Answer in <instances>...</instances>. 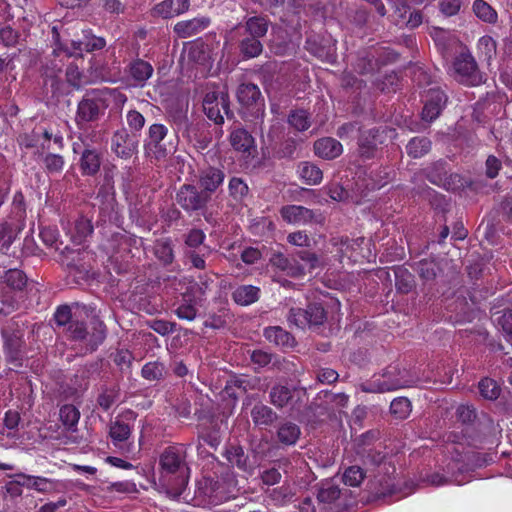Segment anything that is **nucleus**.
<instances>
[{
	"instance_id": "nucleus-1",
	"label": "nucleus",
	"mask_w": 512,
	"mask_h": 512,
	"mask_svg": "<svg viewBox=\"0 0 512 512\" xmlns=\"http://www.w3.org/2000/svg\"><path fill=\"white\" fill-rule=\"evenodd\" d=\"M185 458V450L176 446L167 447L160 455V482L174 498L182 494L188 483L190 469Z\"/></svg>"
},
{
	"instance_id": "nucleus-2",
	"label": "nucleus",
	"mask_w": 512,
	"mask_h": 512,
	"mask_svg": "<svg viewBox=\"0 0 512 512\" xmlns=\"http://www.w3.org/2000/svg\"><path fill=\"white\" fill-rule=\"evenodd\" d=\"M116 90L109 88L87 90L77 105L75 122L78 127L99 120L109 107Z\"/></svg>"
},
{
	"instance_id": "nucleus-3",
	"label": "nucleus",
	"mask_w": 512,
	"mask_h": 512,
	"mask_svg": "<svg viewBox=\"0 0 512 512\" xmlns=\"http://www.w3.org/2000/svg\"><path fill=\"white\" fill-rule=\"evenodd\" d=\"M414 383V380L407 377L406 370L390 366L381 375H374L369 381L362 383L360 388L367 393H384L411 387Z\"/></svg>"
},
{
	"instance_id": "nucleus-4",
	"label": "nucleus",
	"mask_w": 512,
	"mask_h": 512,
	"mask_svg": "<svg viewBox=\"0 0 512 512\" xmlns=\"http://www.w3.org/2000/svg\"><path fill=\"white\" fill-rule=\"evenodd\" d=\"M203 109L207 117L218 125L223 124L224 114L227 117L233 116L229 108V96L225 88L218 87L208 91L203 99Z\"/></svg>"
},
{
	"instance_id": "nucleus-5",
	"label": "nucleus",
	"mask_w": 512,
	"mask_h": 512,
	"mask_svg": "<svg viewBox=\"0 0 512 512\" xmlns=\"http://www.w3.org/2000/svg\"><path fill=\"white\" fill-rule=\"evenodd\" d=\"M167 134L168 128L163 124L155 123L149 126L147 137L144 140V150L147 156L163 160L172 152V146H168L165 142Z\"/></svg>"
},
{
	"instance_id": "nucleus-6",
	"label": "nucleus",
	"mask_w": 512,
	"mask_h": 512,
	"mask_svg": "<svg viewBox=\"0 0 512 512\" xmlns=\"http://www.w3.org/2000/svg\"><path fill=\"white\" fill-rule=\"evenodd\" d=\"M451 72L456 80L468 85H475L480 81L477 63L466 48H462L455 57Z\"/></svg>"
},
{
	"instance_id": "nucleus-7",
	"label": "nucleus",
	"mask_w": 512,
	"mask_h": 512,
	"mask_svg": "<svg viewBox=\"0 0 512 512\" xmlns=\"http://www.w3.org/2000/svg\"><path fill=\"white\" fill-rule=\"evenodd\" d=\"M69 337L73 340L84 341L87 349L90 351L95 350L98 345L105 338V326L102 322L96 321L93 323L91 331H88L84 323L73 320L67 328Z\"/></svg>"
},
{
	"instance_id": "nucleus-8",
	"label": "nucleus",
	"mask_w": 512,
	"mask_h": 512,
	"mask_svg": "<svg viewBox=\"0 0 512 512\" xmlns=\"http://www.w3.org/2000/svg\"><path fill=\"white\" fill-rule=\"evenodd\" d=\"M326 318L323 307L319 304H312L303 310L301 308H291L287 316L290 325L297 328H305L310 325H320Z\"/></svg>"
},
{
	"instance_id": "nucleus-9",
	"label": "nucleus",
	"mask_w": 512,
	"mask_h": 512,
	"mask_svg": "<svg viewBox=\"0 0 512 512\" xmlns=\"http://www.w3.org/2000/svg\"><path fill=\"white\" fill-rule=\"evenodd\" d=\"M306 395L305 391L291 389L284 385H275L271 388L270 402L277 408H288L290 411L299 410V402Z\"/></svg>"
},
{
	"instance_id": "nucleus-10",
	"label": "nucleus",
	"mask_w": 512,
	"mask_h": 512,
	"mask_svg": "<svg viewBox=\"0 0 512 512\" xmlns=\"http://www.w3.org/2000/svg\"><path fill=\"white\" fill-rule=\"evenodd\" d=\"M237 99L240 105L255 115H263L264 99L257 85L243 83L237 89Z\"/></svg>"
},
{
	"instance_id": "nucleus-11",
	"label": "nucleus",
	"mask_w": 512,
	"mask_h": 512,
	"mask_svg": "<svg viewBox=\"0 0 512 512\" xmlns=\"http://www.w3.org/2000/svg\"><path fill=\"white\" fill-rule=\"evenodd\" d=\"M209 195L199 192L195 186L184 184L176 194L177 204L187 212L197 211L205 207Z\"/></svg>"
},
{
	"instance_id": "nucleus-12",
	"label": "nucleus",
	"mask_w": 512,
	"mask_h": 512,
	"mask_svg": "<svg viewBox=\"0 0 512 512\" xmlns=\"http://www.w3.org/2000/svg\"><path fill=\"white\" fill-rule=\"evenodd\" d=\"M137 142L125 128L116 130L111 138V150L122 159H129L137 152Z\"/></svg>"
},
{
	"instance_id": "nucleus-13",
	"label": "nucleus",
	"mask_w": 512,
	"mask_h": 512,
	"mask_svg": "<svg viewBox=\"0 0 512 512\" xmlns=\"http://www.w3.org/2000/svg\"><path fill=\"white\" fill-rule=\"evenodd\" d=\"M15 477L17 479L10 483V486L16 484L19 486H24L28 489H33L40 493H49L56 490L57 481L50 478L27 475L24 473H18L15 475ZM8 491L12 492V488L8 487Z\"/></svg>"
},
{
	"instance_id": "nucleus-14",
	"label": "nucleus",
	"mask_w": 512,
	"mask_h": 512,
	"mask_svg": "<svg viewBox=\"0 0 512 512\" xmlns=\"http://www.w3.org/2000/svg\"><path fill=\"white\" fill-rule=\"evenodd\" d=\"M447 97L439 89H431L426 95L425 105L422 111V119L428 122L436 119L446 104Z\"/></svg>"
},
{
	"instance_id": "nucleus-15",
	"label": "nucleus",
	"mask_w": 512,
	"mask_h": 512,
	"mask_svg": "<svg viewBox=\"0 0 512 512\" xmlns=\"http://www.w3.org/2000/svg\"><path fill=\"white\" fill-rule=\"evenodd\" d=\"M189 7V0H163L153 7L152 13L154 16L168 19L185 13Z\"/></svg>"
},
{
	"instance_id": "nucleus-16",
	"label": "nucleus",
	"mask_w": 512,
	"mask_h": 512,
	"mask_svg": "<svg viewBox=\"0 0 512 512\" xmlns=\"http://www.w3.org/2000/svg\"><path fill=\"white\" fill-rule=\"evenodd\" d=\"M210 25V19L205 16L179 21L174 25V32L179 38H189L204 31Z\"/></svg>"
},
{
	"instance_id": "nucleus-17",
	"label": "nucleus",
	"mask_w": 512,
	"mask_h": 512,
	"mask_svg": "<svg viewBox=\"0 0 512 512\" xmlns=\"http://www.w3.org/2000/svg\"><path fill=\"white\" fill-rule=\"evenodd\" d=\"M280 214L284 221L294 225L307 224L314 218L312 210L299 205L283 206L280 210Z\"/></svg>"
},
{
	"instance_id": "nucleus-18",
	"label": "nucleus",
	"mask_w": 512,
	"mask_h": 512,
	"mask_svg": "<svg viewBox=\"0 0 512 512\" xmlns=\"http://www.w3.org/2000/svg\"><path fill=\"white\" fill-rule=\"evenodd\" d=\"M314 151L317 156L331 160L342 154L343 147L338 140L331 137H325L314 143Z\"/></svg>"
},
{
	"instance_id": "nucleus-19",
	"label": "nucleus",
	"mask_w": 512,
	"mask_h": 512,
	"mask_svg": "<svg viewBox=\"0 0 512 512\" xmlns=\"http://www.w3.org/2000/svg\"><path fill=\"white\" fill-rule=\"evenodd\" d=\"M230 143L232 147L242 153H251L255 148V141L253 136L242 128L234 129L230 134Z\"/></svg>"
},
{
	"instance_id": "nucleus-20",
	"label": "nucleus",
	"mask_w": 512,
	"mask_h": 512,
	"mask_svg": "<svg viewBox=\"0 0 512 512\" xmlns=\"http://www.w3.org/2000/svg\"><path fill=\"white\" fill-rule=\"evenodd\" d=\"M223 180L224 174L221 170L216 168L206 169L200 176V186L203 189L201 192L210 196V193L216 191L223 183Z\"/></svg>"
},
{
	"instance_id": "nucleus-21",
	"label": "nucleus",
	"mask_w": 512,
	"mask_h": 512,
	"mask_svg": "<svg viewBox=\"0 0 512 512\" xmlns=\"http://www.w3.org/2000/svg\"><path fill=\"white\" fill-rule=\"evenodd\" d=\"M4 338V349L6 350L8 357L12 360L17 359L22 346V334L18 330H12L5 328L2 331Z\"/></svg>"
},
{
	"instance_id": "nucleus-22",
	"label": "nucleus",
	"mask_w": 512,
	"mask_h": 512,
	"mask_svg": "<svg viewBox=\"0 0 512 512\" xmlns=\"http://www.w3.org/2000/svg\"><path fill=\"white\" fill-rule=\"evenodd\" d=\"M382 143L379 130L370 129L362 132L359 138V152L362 156L369 158L377 145Z\"/></svg>"
},
{
	"instance_id": "nucleus-23",
	"label": "nucleus",
	"mask_w": 512,
	"mask_h": 512,
	"mask_svg": "<svg viewBox=\"0 0 512 512\" xmlns=\"http://www.w3.org/2000/svg\"><path fill=\"white\" fill-rule=\"evenodd\" d=\"M153 71L152 65L142 59L133 61L129 67L130 76L140 86L152 76Z\"/></svg>"
},
{
	"instance_id": "nucleus-24",
	"label": "nucleus",
	"mask_w": 512,
	"mask_h": 512,
	"mask_svg": "<svg viewBox=\"0 0 512 512\" xmlns=\"http://www.w3.org/2000/svg\"><path fill=\"white\" fill-rule=\"evenodd\" d=\"M260 289L253 285H242L232 294L234 301L242 306L253 304L259 299Z\"/></svg>"
},
{
	"instance_id": "nucleus-25",
	"label": "nucleus",
	"mask_w": 512,
	"mask_h": 512,
	"mask_svg": "<svg viewBox=\"0 0 512 512\" xmlns=\"http://www.w3.org/2000/svg\"><path fill=\"white\" fill-rule=\"evenodd\" d=\"M253 423L257 426H269L277 419V414L264 404H257L251 410Z\"/></svg>"
},
{
	"instance_id": "nucleus-26",
	"label": "nucleus",
	"mask_w": 512,
	"mask_h": 512,
	"mask_svg": "<svg viewBox=\"0 0 512 512\" xmlns=\"http://www.w3.org/2000/svg\"><path fill=\"white\" fill-rule=\"evenodd\" d=\"M101 164L99 153L94 149H85L81 156L80 167L84 174L94 175Z\"/></svg>"
},
{
	"instance_id": "nucleus-27",
	"label": "nucleus",
	"mask_w": 512,
	"mask_h": 512,
	"mask_svg": "<svg viewBox=\"0 0 512 512\" xmlns=\"http://www.w3.org/2000/svg\"><path fill=\"white\" fill-rule=\"evenodd\" d=\"M300 178L308 185H317L322 181L323 173L319 167L310 162H303L298 166Z\"/></svg>"
},
{
	"instance_id": "nucleus-28",
	"label": "nucleus",
	"mask_w": 512,
	"mask_h": 512,
	"mask_svg": "<svg viewBox=\"0 0 512 512\" xmlns=\"http://www.w3.org/2000/svg\"><path fill=\"white\" fill-rule=\"evenodd\" d=\"M267 340L278 346L291 347L294 344L293 336L280 327H268L264 330Z\"/></svg>"
},
{
	"instance_id": "nucleus-29",
	"label": "nucleus",
	"mask_w": 512,
	"mask_h": 512,
	"mask_svg": "<svg viewBox=\"0 0 512 512\" xmlns=\"http://www.w3.org/2000/svg\"><path fill=\"white\" fill-rule=\"evenodd\" d=\"M131 435V428L128 424L115 420L111 423L109 429V436L112 439L113 444L116 447H122L124 443Z\"/></svg>"
},
{
	"instance_id": "nucleus-30",
	"label": "nucleus",
	"mask_w": 512,
	"mask_h": 512,
	"mask_svg": "<svg viewBox=\"0 0 512 512\" xmlns=\"http://www.w3.org/2000/svg\"><path fill=\"white\" fill-rule=\"evenodd\" d=\"M92 232L91 220L81 216L74 223V231L71 233V238L74 243L81 244Z\"/></svg>"
},
{
	"instance_id": "nucleus-31",
	"label": "nucleus",
	"mask_w": 512,
	"mask_h": 512,
	"mask_svg": "<svg viewBox=\"0 0 512 512\" xmlns=\"http://www.w3.org/2000/svg\"><path fill=\"white\" fill-rule=\"evenodd\" d=\"M278 440L285 445H293L300 436V429L294 423L282 424L277 432Z\"/></svg>"
},
{
	"instance_id": "nucleus-32",
	"label": "nucleus",
	"mask_w": 512,
	"mask_h": 512,
	"mask_svg": "<svg viewBox=\"0 0 512 512\" xmlns=\"http://www.w3.org/2000/svg\"><path fill=\"white\" fill-rule=\"evenodd\" d=\"M198 302L190 297L189 294L184 295V302L176 309V315L183 320L192 321L196 318Z\"/></svg>"
},
{
	"instance_id": "nucleus-33",
	"label": "nucleus",
	"mask_w": 512,
	"mask_h": 512,
	"mask_svg": "<svg viewBox=\"0 0 512 512\" xmlns=\"http://www.w3.org/2000/svg\"><path fill=\"white\" fill-rule=\"evenodd\" d=\"M225 456L232 466H237L241 470H247V456L241 447L231 446L227 448Z\"/></svg>"
},
{
	"instance_id": "nucleus-34",
	"label": "nucleus",
	"mask_w": 512,
	"mask_h": 512,
	"mask_svg": "<svg viewBox=\"0 0 512 512\" xmlns=\"http://www.w3.org/2000/svg\"><path fill=\"white\" fill-rule=\"evenodd\" d=\"M246 31L251 37L261 38L265 36L268 31V22L263 17H251L246 22Z\"/></svg>"
},
{
	"instance_id": "nucleus-35",
	"label": "nucleus",
	"mask_w": 512,
	"mask_h": 512,
	"mask_svg": "<svg viewBox=\"0 0 512 512\" xmlns=\"http://www.w3.org/2000/svg\"><path fill=\"white\" fill-rule=\"evenodd\" d=\"M431 142L427 138H413L407 145V152L413 158H420L430 150Z\"/></svg>"
},
{
	"instance_id": "nucleus-36",
	"label": "nucleus",
	"mask_w": 512,
	"mask_h": 512,
	"mask_svg": "<svg viewBox=\"0 0 512 512\" xmlns=\"http://www.w3.org/2000/svg\"><path fill=\"white\" fill-rule=\"evenodd\" d=\"M473 11L475 15L488 23H494L497 20V13L495 10L483 0H476L473 4Z\"/></svg>"
},
{
	"instance_id": "nucleus-37",
	"label": "nucleus",
	"mask_w": 512,
	"mask_h": 512,
	"mask_svg": "<svg viewBox=\"0 0 512 512\" xmlns=\"http://www.w3.org/2000/svg\"><path fill=\"white\" fill-rule=\"evenodd\" d=\"M365 476L364 470L360 466L354 465L345 469L342 479L345 485L358 487Z\"/></svg>"
},
{
	"instance_id": "nucleus-38",
	"label": "nucleus",
	"mask_w": 512,
	"mask_h": 512,
	"mask_svg": "<svg viewBox=\"0 0 512 512\" xmlns=\"http://www.w3.org/2000/svg\"><path fill=\"white\" fill-rule=\"evenodd\" d=\"M5 283L13 290H22L27 283V277L18 269H10L4 275Z\"/></svg>"
},
{
	"instance_id": "nucleus-39",
	"label": "nucleus",
	"mask_w": 512,
	"mask_h": 512,
	"mask_svg": "<svg viewBox=\"0 0 512 512\" xmlns=\"http://www.w3.org/2000/svg\"><path fill=\"white\" fill-rule=\"evenodd\" d=\"M241 52L247 58H254L261 54L263 46L257 37L246 38L241 42Z\"/></svg>"
},
{
	"instance_id": "nucleus-40",
	"label": "nucleus",
	"mask_w": 512,
	"mask_h": 512,
	"mask_svg": "<svg viewBox=\"0 0 512 512\" xmlns=\"http://www.w3.org/2000/svg\"><path fill=\"white\" fill-rule=\"evenodd\" d=\"M479 390H480V394L485 399H488V400L497 399L501 392V389L498 386V384L496 383V381H494L493 379H490V378L482 379L479 382Z\"/></svg>"
},
{
	"instance_id": "nucleus-41",
	"label": "nucleus",
	"mask_w": 512,
	"mask_h": 512,
	"mask_svg": "<svg viewBox=\"0 0 512 512\" xmlns=\"http://www.w3.org/2000/svg\"><path fill=\"white\" fill-rule=\"evenodd\" d=\"M155 255L164 264L171 263L174 258L171 242L168 239L159 240L155 244Z\"/></svg>"
},
{
	"instance_id": "nucleus-42",
	"label": "nucleus",
	"mask_w": 512,
	"mask_h": 512,
	"mask_svg": "<svg viewBox=\"0 0 512 512\" xmlns=\"http://www.w3.org/2000/svg\"><path fill=\"white\" fill-rule=\"evenodd\" d=\"M165 373L164 365L159 362H149L142 368V376L149 381L159 380L164 377Z\"/></svg>"
},
{
	"instance_id": "nucleus-43",
	"label": "nucleus",
	"mask_w": 512,
	"mask_h": 512,
	"mask_svg": "<svg viewBox=\"0 0 512 512\" xmlns=\"http://www.w3.org/2000/svg\"><path fill=\"white\" fill-rule=\"evenodd\" d=\"M118 398L116 387H105L98 396L97 403L105 411L109 410Z\"/></svg>"
},
{
	"instance_id": "nucleus-44",
	"label": "nucleus",
	"mask_w": 512,
	"mask_h": 512,
	"mask_svg": "<svg viewBox=\"0 0 512 512\" xmlns=\"http://www.w3.org/2000/svg\"><path fill=\"white\" fill-rule=\"evenodd\" d=\"M390 411L398 418H405L411 412V403L405 397L395 398L390 404Z\"/></svg>"
},
{
	"instance_id": "nucleus-45",
	"label": "nucleus",
	"mask_w": 512,
	"mask_h": 512,
	"mask_svg": "<svg viewBox=\"0 0 512 512\" xmlns=\"http://www.w3.org/2000/svg\"><path fill=\"white\" fill-rule=\"evenodd\" d=\"M80 418L78 409L73 405H64L60 409V419L67 427L75 426Z\"/></svg>"
},
{
	"instance_id": "nucleus-46",
	"label": "nucleus",
	"mask_w": 512,
	"mask_h": 512,
	"mask_svg": "<svg viewBox=\"0 0 512 512\" xmlns=\"http://www.w3.org/2000/svg\"><path fill=\"white\" fill-rule=\"evenodd\" d=\"M396 275V287L402 293H408L413 288V277L406 270L402 268H398L395 271Z\"/></svg>"
},
{
	"instance_id": "nucleus-47",
	"label": "nucleus",
	"mask_w": 512,
	"mask_h": 512,
	"mask_svg": "<svg viewBox=\"0 0 512 512\" xmlns=\"http://www.w3.org/2000/svg\"><path fill=\"white\" fill-rule=\"evenodd\" d=\"M288 121L298 131H304L310 127L308 113L304 110H297L291 113Z\"/></svg>"
},
{
	"instance_id": "nucleus-48",
	"label": "nucleus",
	"mask_w": 512,
	"mask_h": 512,
	"mask_svg": "<svg viewBox=\"0 0 512 512\" xmlns=\"http://www.w3.org/2000/svg\"><path fill=\"white\" fill-rule=\"evenodd\" d=\"M43 163L49 173H60L63 170L65 161L59 154L48 153L44 156Z\"/></svg>"
},
{
	"instance_id": "nucleus-49",
	"label": "nucleus",
	"mask_w": 512,
	"mask_h": 512,
	"mask_svg": "<svg viewBox=\"0 0 512 512\" xmlns=\"http://www.w3.org/2000/svg\"><path fill=\"white\" fill-rule=\"evenodd\" d=\"M340 497V489L332 484L323 486L318 492V500L323 503H332Z\"/></svg>"
},
{
	"instance_id": "nucleus-50",
	"label": "nucleus",
	"mask_w": 512,
	"mask_h": 512,
	"mask_svg": "<svg viewBox=\"0 0 512 512\" xmlns=\"http://www.w3.org/2000/svg\"><path fill=\"white\" fill-rule=\"evenodd\" d=\"M247 184L240 178H232L229 182V191L235 199H243L248 194Z\"/></svg>"
},
{
	"instance_id": "nucleus-51",
	"label": "nucleus",
	"mask_w": 512,
	"mask_h": 512,
	"mask_svg": "<svg viewBox=\"0 0 512 512\" xmlns=\"http://www.w3.org/2000/svg\"><path fill=\"white\" fill-rule=\"evenodd\" d=\"M498 327L501 328L502 332L506 337H512V311L507 310L495 319Z\"/></svg>"
},
{
	"instance_id": "nucleus-52",
	"label": "nucleus",
	"mask_w": 512,
	"mask_h": 512,
	"mask_svg": "<svg viewBox=\"0 0 512 512\" xmlns=\"http://www.w3.org/2000/svg\"><path fill=\"white\" fill-rule=\"evenodd\" d=\"M418 271L422 279L432 280L437 274V265L432 261L423 260L418 264Z\"/></svg>"
},
{
	"instance_id": "nucleus-53",
	"label": "nucleus",
	"mask_w": 512,
	"mask_h": 512,
	"mask_svg": "<svg viewBox=\"0 0 512 512\" xmlns=\"http://www.w3.org/2000/svg\"><path fill=\"white\" fill-rule=\"evenodd\" d=\"M478 49L486 58L491 59L496 52V42L490 36H483L478 41Z\"/></svg>"
},
{
	"instance_id": "nucleus-54",
	"label": "nucleus",
	"mask_w": 512,
	"mask_h": 512,
	"mask_svg": "<svg viewBox=\"0 0 512 512\" xmlns=\"http://www.w3.org/2000/svg\"><path fill=\"white\" fill-rule=\"evenodd\" d=\"M67 81L75 88H80L85 81L82 73L76 65H69L66 70Z\"/></svg>"
},
{
	"instance_id": "nucleus-55",
	"label": "nucleus",
	"mask_w": 512,
	"mask_h": 512,
	"mask_svg": "<svg viewBox=\"0 0 512 512\" xmlns=\"http://www.w3.org/2000/svg\"><path fill=\"white\" fill-rule=\"evenodd\" d=\"M187 108L188 105L186 104L185 107H180L179 109L170 110L169 115L174 121V123L177 125L178 129L187 128L188 125V118H187Z\"/></svg>"
},
{
	"instance_id": "nucleus-56",
	"label": "nucleus",
	"mask_w": 512,
	"mask_h": 512,
	"mask_svg": "<svg viewBox=\"0 0 512 512\" xmlns=\"http://www.w3.org/2000/svg\"><path fill=\"white\" fill-rule=\"evenodd\" d=\"M461 5V0H441L439 9L446 16H454L459 12Z\"/></svg>"
},
{
	"instance_id": "nucleus-57",
	"label": "nucleus",
	"mask_w": 512,
	"mask_h": 512,
	"mask_svg": "<svg viewBox=\"0 0 512 512\" xmlns=\"http://www.w3.org/2000/svg\"><path fill=\"white\" fill-rule=\"evenodd\" d=\"M126 119L129 127L135 131H140L144 127L145 118L136 110L128 111Z\"/></svg>"
},
{
	"instance_id": "nucleus-58",
	"label": "nucleus",
	"mask_w": 512,
	"mask_h": 512,
	"mask_svg": "<svg viewBox=\"0 0 512 512\" xmlns=\"http://www.w3.org/2000/svg\"><path fill=\"white\" fill-rule=\"evenodd\" d=\"M54 319L59 326L69 325L73 321L70 307L66 305L58 307L54 314Z\"/></svg>"
},
{
	"instance_id": "nucleus-59",
	"label": "nucleus",
	"mask_w": 512,
	"mask_h": 512,
	"mask_svg": "<svg viewBox=\"0 0 512 512\" xmlns=\"http://www.w3.org/2000/svg\"><path fill=\"white\" fill-rule=\"evenodd\" d=\"M13 241L12 231L8 224L0 223V250H7Z\"/></svg>"
},
{
	"instance_id": "nucleus-60",
	"label": "nucleus",
	"mask_w": 512,
	"mask_h": 512,
	"mask_svg": "<svg viewBox=\"0 0 512 512\" xmlns=\"http://www.w3.org/2000/svg\"><path fill=\"white\" fill-rule=\"evenodd\" d=\"M293 492L289 487L281 486L271 491L270 497L277 503H284L293 497Z\"/></svg>"
},
{
	"instance_id": "nucleus-61",
	"label": "nucleus",
	"mask_w": 512,
	"mask_h": 512,
	"mask_svg": "<svg viewBox=\"0 0 512 512\" xmlns=\"http://www.w3.org/2000/svg\"><path fill=\"white\" fill-rule=\"evenodd\" d=\"M205 234L202 230L193 229L191 230L185 240V243L192 248H196L203 243Z\"/></svg>"
},
{
	"instance_id": "nucleus-62",
	"label": "nucleus",
	"mask_w": 512,
	"mask_h": 512,
	"mask_svg": "<svg viewBox=\"0 0 512 512\" xmlns=\"http://www.w3.org/2000/svg\"><path fill=\"white\" fill-rule=\"evenodd\" d=\"M149 327L160 335H167L173 331V325L165 320H153Z\"/></svg>"
},
{
	"instance_id": "nucleus-63",
	"label": "nucleus",
	"mask_w": 512,
	"mask_h": 512,
	"mask_svg": "<svg viewBox=\"0 0 512 512\" xmlns=\"http://www.w3.org/2000/svg\"><path fill=\"white\" fill-rule=\"evenodd\" d=\"M339 375L331 368H324L318 371L317 379L323 384H331L337 381Z\"/></svg>"
},
{
	"instance_id": "nucleus-64",
	"label": "nucleus",
	"mask_w": 512,
	"mask_h": 512,
	"mask_svg": "<svg viewBox=\"0 0 512 512\" xmlns=\"http://www.w3.org/2000/svg\"><path fill=\"white\" fill-rule=\"evenodd\" d=\"M501 169V162L495 156L490 155L486 160V175L489 178H495Z\"/></svg>"
}]
</instances>
